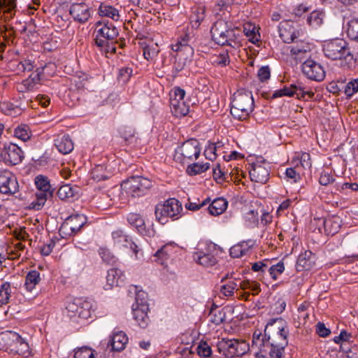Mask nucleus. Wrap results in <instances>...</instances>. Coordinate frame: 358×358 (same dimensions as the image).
I'll use <instances>...</instances> for the list:
<instances>
[{
    "instance_id": "f257e3e1",
    "label": "nucleus",
    "mask_w": 358,
    "mask_h": 358,
    "mask_svg": "<svg viewBox=\"0 0 358 358\" xmlns=\"http://www.w3.org/2000/svg\"><path fill=\"white\" fill-rule=\"evenodd\" d=\"M289 328L282 317L271 319L264 334L256 330L252 336V345L268 352L270 358H285V349L288 344Z\"/></svg>"
},
{
    "instance_id": "f03ea898",
    "label": "nucleus",
    "mask_w": 358,
    "mask_h": 358,
    "mask_svg": "<svg viewBox=\"0 0 358 358\" xmlns=\"http://www.w3.org/2000/svg\"><path fill=\"white\" fill-rule=\"evenodd\" d=\"M0 350L11 356L27 358L32 355V350L27 340L14 331L0 333Z\"/></svg>"
},
{
    "instance_id": "7ed1b4c3",
    "label": "nucleus",
    "mask_w": 358,
    "mask_h": 358,
    "mask_svg": "<svg viewBox=\"0 0 358 358\" xmlns=\"http://www.w3.org/2000/svg\"><path fill=\"white\" fill-rule=\"evenodd\" d=\"M95 44L106 53H115V43L119 32L117 29L108 21H99L95 24Z\"/></svg>"
},
{
    "instance_id": "20e7f679",
    "label": "nucleus",
    "mask_w": 358,
    "mask_h": 358,
    "mask_svg": "<svg viewBox=\"0 0 358 358\" xmlns=\"http://www.w3.org/2000/svg\"><path fill=\"white\" fill-rule=\"evenodd\" d=\"M255 108V101L250 91L245 89L237 90L233 95L230 113L238 120L248 119Z\"/></svg>"
},
{
    "instance_id": "39448f33",
    "label": "nucleus",
    "mask_w": 358,
    "mask_h": 358,
    "mask_svg": "<svg viewBox=\"0 0 358 358\" xmlns=\"http://www.w3.org/2000/svg\"><path fill=\"white\" fill-rule=\"evenodd\" d=\"M322 50L325 57L330 59H344L351 65L355 63V59L350 52L348 43L343 39L335 38L324 41Z\"/></svg>"
},
{
    "instance_id": "423d86ee",
    "label": "nucleus",
    "mask_w": 358,
    "mask_h": 358,
    "mask_svg": "<svg viewBox=\"0 0 358 358\" xmlns=\"http://www.w3.org/2000/svg\"><path fill=\"white\" fill-rule=\"evenodd\" d=\"M213 40L218 45H231L239 36L240 30L223 20H217L210 30Z\"/></svg>"
},
{
    "instance_id": "0eeeda50",
    "label": "nucleus",
    "mask_w": 358,
    "mask_h": 358,
    "mask_svg": "<svg viewBox=\"0 0 358 358\" xmlns=\"http://www.w3.org/2000/svg\"><path fill=\"white\" fill-rule=\"evenodd\" d=\"M182 206L180 202L171 198L162 203H158L155 207V216L157 220L162 224L168 222L169 218L173 220L180 217L182 211Z\"/></svg>"
},
{
    "instance_id": "6e6552de",
    "label": "nucleus",
    "mask_w": 358,
    "mask_h": 358,
    "mask_svg": "<svg viewBox=\"0 0 358 358\" xmlns=\"http://www.w3.org/2000/svg\"><path fill=\"white\" fill-rule=\"evenodd\" d=\"M201 148L199 143L196 139H190L184 142L176 149L173 159L182 164H189L196 159L200 155Z\"/></svg>"
},
{
    "instance_id": "1a4fd4ad",
    "label": "nucleus",
    "mask_w": 358,
    "mask_h": 358,
    "mask_svg": "<svg viewBox=\"0 0 358 358\" xmlns=\"http://www.w3.org/2000/svg\"><path fill=\"white\" fill-rule=\"evenodd\" d=\"M218 352L226 358L241 357L249 350V345L244 341L222 338L217 345Z\"/></svg>"
},
{
    "instance_id": "9d476101",
    "label": "nucleus",
    "mask_w": 358,
    "mask_h": 358,
    "mask_svg": "<svg viewBox=\"0 0 358 358\" xmlns=\"http://www.w3.org/2000/svg\"><path fill=\"white\" fill-rule=\"evenodd\" d=\"M152 187V181L143 176H132L122 184L127 193L134 197L145 195Z\"/></svg>"
},
{
    "instance_id": "9b49d317",
    "label": "nucleus",
    "mask_w": 358,
    "mask_h": 358,
    "mask_svg": "<svg viewBox=\"0 0 358 358\" xmlns=\"http://www.w3.org/2000/svg\"><path fill=\"white\" fill-rule=\"evenodd\" d=\"M66 309L71 317L78 316L80 318L87 319L91 317L92 304L83 298L68 297Z\"/></svg>"
},
{
    "instance_id": "f8f14e48",
    "label": "nucleus",
    "mask_w": 358,
    "mask_h": 358,
    "mask_svg": "<svg viewBox=\"0 0 358 358\" xmlns=\"http://www.w3.org/2000/svg\"><path fill=\"white\" fill-rule=\"evenodd\" d=\"M315 93L310 90H306L301 83L291 84L289 86H284L283 88L275 90L273 98L287 96H296L299 99L308 100L313 99Z\"/></svg>"
},
{
    "instance_id": "ddd939ff",
    "label": "nucleus",
    "mask_w": 358,
    "mask_h": 358,
    "mask_svg": "<svg viewBox=\"0 0 358 358\" xmlns=\"http://www.w3.org/2000/svg\"><path fill=\"white\" fill-rule=\"evenodd\" d=\"M87 222L84 215H72L67 217L59 229V233L64 237L76 234Z\"/></svg>"
},
{
    "instance_id": "4468645a",
    "label": "nucleus",
    "mask_w": 358,
    "mask_h": 358,
    "mask_svg": "<svg viewBox=\"0 0 358 358\" xmlns=\"http://www.w3.org/2000/svg\"><path fill=\"white\" fill-rule=\"evenodd\" d=\"M185 96V91L180 87H175L173 94L171 95V110L176 117L185 116L189 112V105L186 104L184 101Z\"/></svg>"
},
{
    "instance_id": "2eb2a0df",
    "label": "nucleus",
    "mask_w": 358,
    "mask_h": 358,
    "mask_svg": "<svg viewBox=\"0 0 358 358\" xmlns=\"http://www.w3.org/2000/svg\"><path fill=\"white\" fill-rule=\"evenodd\" d=\"M35 185L37 188L36 192V203L34 208L39 209L43 206L47 199L52 196V190L48 178L43 176H38L35 179Z\"/></svg>"
},
{
    "instance_id": "dca6fc26",
    "label": "nucleus",
    "mask_w": 358,
    "mask_h": 358,
    "mask_svg": "<svg viewBox=\"0 0 358 358\" xmlns=\"http://www.w3.org/2000/svg\"><path fill=\"white\" fill-rule=\"evenodd\" d=\"M19 191L16 176L7 169L0 170V192L13 195Z\"/></svg>"
},
{
    "instance_id": "f3484780",
    "label": "nucleus",
    "mask_w": 358,
    "mask_h": 358,
    "mask_svg": "<svg viewBox=\"0 0 358 358\" xmlns=\"http://www.w3.org/2000/svg\"><path fill=\"white\" fill-rule=\"evenodd\" d=\"M0 155L3 162L8 165H17L24 158L22 149L16 144L10 143L4 145Z\"/></svg>"
},
{
    "instance_id": "a211bd4d",
    "label": "nucleus",
    "mask_w": 358,
    "mask_h": 358,
    "mask_svg": "<svg viewBox=\"0 0 358 358\" xmlns=\"http://www.w3.org/2000/svg\"><path fill=\"white\" fill-rule=\"evenodd\" d=\"M270 169V164L266 161L254 163L249 171L251 180L262 184L266 183L269 178Z\"/></svg>"
},
{
    "instance_id": "6ab92c4d",
    "label": "nucleus",
    "mask_w": 358,
    "mask_h": 358,
    "mask_svg": "<svg viewBox=\"0 0 358 358\" xmlns=\"http://www.w3.org/2000/svg\"><path fill=\"white\" fill-rule=\"evenodd\" d=\"M303 73L309 79L315 81H322L325 78L323 66L313 59L305 61L301 66Z\"/></svg>"
},
{
    "instance_id": "aec40b11",
    "label": "nucleus",
    "mask_w": 358,
    "mask_h": 358,
    "mask_svg": "<svg viewBox=\"0 0 358 358\" xmlns=\"http://www.w3.org/2000/svg\"><path fill=\"white\" fill-rule=\"evenodd\" d=\"M149 306L148 303L141 300V303L133 304V318L141 328H146L150 322L148 315Z\"/></svg>"
},
{
    "instance_id": "412c9836",
    "label": "nucleus",
    "mask_w": 358,
    "mask_h": 358,
    "mask_svg": "<svg viewBox=\"0 0 358 358\" xmlns=\"http://www.w3.org/2000/svg\"><path fill=\"white\" fill-rule=\"evenodd\" d=\"M113 243L118 248H130L137 257L138 245L121 230H117L112 233Z\"/></svg>"
},
{
    "instance_id": "4be33fe9",
    "label": "nucleus",
    "mask_w": 358,
    "mask_h": 358,
    "mask_svg": "<svg viewBox=\"0 0 358 358\" xmlns=\"http://www.w3.org/2000/svg\"><path fill=\"white\" fill-rule=\"evenodd\" d=\"M69 12L74 20L80 23L86 22L91 17L90 6L85 3H73Z\"/></svg>"
},
{
    "instance_id": "5701e85b",
    "label": "nucleus",
    "mask_w": 358,
    "mask_h": 358,
    "mask_svg": "<svg viewBox=\"0 0 358 358\" xmlns=\"http://www.w3.org/2000/svg\"><path fill=\"white\" fill-rule=\"evenodd\" d=\"M193 35L190 32H185L177 40L176 43L171 45V49L174 52H184L187 56L192 57L194 53V49L189 45Z\"/></svg>"
},
{
    "instance_id": "b1692460",
    "label": "nucleus",
    "mask_w": 358,
    "mask_h": 358,
    "mask_svg": "<svg viewBox=\"0 0 358 358\" xmlns=\"http://www.w3.org/2000/svg\"><path fill=\"white\" fill-rule=\"evenodd\" d=\"M43 71V69L38 68L28 78L19 83L17 86L18 92H25L34 90L38 85H40Z\"/></svg>"
},
{
    "instance_id": "393cba45",
    "label": "nucleus",
    "mask_w": 358,
    "mask_h": 358,
    "mask_svg": "<svg viewBox=\"0 0 358 358\" xmlns=\"http://www.w3.org/2000/svg\"><path fill=\"white\" fill-rule=\"evenodd\" d=\"M124 275L120 269L111 268L108 271L106 283L103 285V289L109 290L114 286H118L124 281Z\"/></svg>"
},
{
    "instance_id": "a878e982",
    "label": "nucleus",
    "mask_w": 358,
    "mask_h": 358,
    "mask_svg": "<svg viewBox=\"0 0 358 358\" xmlns=\"http://www.w3.org/2000/svg\"><path fill=\"white\" fill-rule=\"evenodd\" d=\"M315 255L310 250L301 253L296 262V269L299 271L310 270L315 265Z\"/></svg>"
},
{
    "instance_id": "bb28decb",
    "label": "nucleus",
    "mask_w": 358,
    "mask_h": 358,
    "mask_svg": "<svg viewBox=\"0 0 358 358\" xmlns=\"http://www.w3.org/2000/svg\"><path fill=\"white\" fill-rule=\"evenodd\" d=\"M278 31L280 37L285 43L294 42L297 38L295 29L289 22H281L278 26Z\"/></svg>"
},
{
    "instance_id": "cd10ccee",
    "label": "nucleus",
    "mask_w": 358,
    "mask_h": 358,
    "mask_svg": "<svg viewBox=\"0 0 358 358\" xmlns=\"http://www.w3.org/2000/svg\"><path fill=\"white\" fill-rule=\"evenodd\" d=\"M323 225L325 233L327 235L334 236L340 231L342 220L339 216H329L324 220Z\"/></svg>"
},
{
    "instance_id": "c85d7f7f",
    "label": "nucleus",
    "mask_w": 358,
    "mask_h": 358,
    "mask_svg": "<svg viewBox=\"0 0 358 358\" xmlns=\"http://www.w3.org/2000/svg\"><path fill=\"white\" fill-rule=\"evenodd\" d=\"M55 145L58 151L64 155L70 153L74 148L71 138L66 134L58 136L55 139Z\"/></svg>"
},
{
    "instance_id": "c756f323",
    "label": "nucleus",
    "mask_w": 358,
    "mask_h": 358,
    "mask_svg": "<svg viewBox=\"0 0 358 358\" xmlns=\"http://www.w3.org/2000/svg\"><path fill=\"white\" fill-rule=\"evenodd\" d=\"M194 261L203 266L209 267L217 264V258L212 254L205 253L203 251H197L194 253Z\"/></svg>"
},
{
    "instance_id": "7c9ffc66",
    "label": "nucleus",
    "mask_w": 358,
    "mask_h": 358,
    "mask_svg": "<svg viewBox=\"0 0 358 358\" xmlns=\"http://www.w3.org/2000/svg\"><path fill=\"white\" fill-rule=\"evenodd\" d=\"M128 337L123 331H118L113 334L110 344L112 350L114 351H121L124 350L128 343Z\"/></svg>"
},
{
    "instance_id": "2f4dec72",
    "label": "nucleus",
    "mask_w": 358,
    "mask_h": 358,
    "mask_svg": "<svg viewBox=\"0 0 358 358\" xmlns=\"http://www.w3.org/2000/svg\"><path fill=\"white\" fill-rule=\"evenodd\" d=\"M310 50L309 44L303 41H294V44L290 46L291 55L296 59H301Z\"/></svg>"
},
{
    "instance_id": "473e14b6",
    "label": "nucleus",
    "mask_w": 358,
    "mask_h": 358,
    "mask_svg": "<svg viewBox=\"0 0 358 358\" xmlns=\"http://www.w3.org/2000/svg\"><path fill=\"white\" fill-rule=\"evenodd\" d=\"M41 274L36 270L29 271L25 276L24 287L27 291L31 292L41 282Z\"/></svg>"
},
{
    "instance_id": "72a5a7b5",
    "label": "nucleus",
    "mask_w": 358,
    "mask_h": 358,
    "mask_svg": "<svg viewBox=\"0 0 358 358\" xmlns=\"http://www.w3.org/2000/svg\"><path fill=\"white\" fill-rule=\"evenodd\" d=\"M228 206V202L224 198H217L214 199L208 209L209 213L213 216H217L223 213Z\"/></svg>"
},
{
    "instance_id": "f704fd0d",
    "label": "nucleus",
    "mask_w": 358,
    "mask_h": 358,
    "mask_svg": "<svg viewBox=\"0 0 358 358\" xmlns=\"http://www.w3.org/2000/svg\"><path fill=\"white\" fill-rule=\"evenodd\" d=\"M99 14L102 17L111 18L114 21H118L120 17L117 8L105 3L99 5Z\"/></svg>"
},
{
    "instance_id": "c9c22d12",
    "label": "nucleus",
    "mask_w": 358,
    "mask_h": 358,
    "mask_svg": "<svg viewBox=\"0 0 358 358\" xmlns=\"http://www.w3.org/2000/svg\"><path fill=\"white\" fill-rule=\"evenodd\" d=\"M252 243L251 241H243L232 246L230 250V255L234 258H238L245 255L248 249L252 247Z\"/></svg>"
},
{
    "instance_id": "e433bc0d",
    "label": "nucleus",
    "mask_w": 358,
    "mask_h": 358,
    "mask_svg": "<svg viewBox=\"0 0 358 358\" xmlns=\"http://www.w3.org/2000/svg\"><path fill=\"white\" fill-rule=\"evenodd\" d=\"M229 278L227 274L225 277L222 279V282H224L220 287V292L225 296H231L234 294V291H238V285L235 280L226 281Z\"/></svg>"
},
{
    "instance_id": "4c0bfd02",
    "label": "nucleus",
    "mask_w": 358,
    "mask_h": 358,
    "mask_svg": "<svg viewBox=\"0 0 358 358\" xmlns=\"http://www.w3.org/2000/svg\"><path fill=\"white\" fill-rule=\"evenodd\" d=\"M32 134L29 127L25 124L17 125L13 130V136L16 138L26 142L31 138Z\"/></svg>"
},
{
    "instance_id": "58836bf2",
    "label": "nucleus",
    "mask_w": 358,
    "mask_h": 358,
    "mask_svg": "<svg viewBox=\"0 0 358 358\" xmlns=\"http://www.w3.org/2000/svg\"><path fill=\"white\" fill-rule=\"evenodd\" d=\"M206 17V8L203 6L194 7L190 15L192 27H198Z\"/></svg>"
},
{
    "instance_id": "ea45409f",
    "label": "nucleus",
    "mask_w": 358,
    "mask_h": 358,
    "mask_svg": "<svg viewBox=\"0 0 358 358\" xmlns=\"http://www.w3.org/2000/svg\"><path fill=\"white\" fill-rule=\"evenodd\" d=\"M142 48L144 58L148 61L154 60L159 52V48L157 43H142Z\"/></svg>"
},
{
    "instance_id": "a19ab883",
    "label": "nucleus",
    "mask_w": 358,
    "mask_h": 358,
    "mask_svg": "<svg viewBox=\"0 0 358 358\" xmlns=\"http://www.w3.org/2000/svg\"><path fill=\"white\" fill-rule=\"evenodd\" d=\"M346 33L349 40L358 43V18L352 19L348 22Z\"/></svg>"
},
{
    "instance_id": "79ce46f5",
    "label": "nucleus",
    "mask_w": 358,
    "mask_h": 358,
    "mask_svg": "<svg viewBox=\"0 0 358 358\" xmlns=\"http://www.w3.org/2000/svg\"><path fill=\"white\" fill-rule=\"evenodd\" d=\"M210 169V163H193L188 165L186 172L189 176H196Z\"/></svg>"
},
{
    "instance_id": "37998d69",
    "label": "nucleus",
    "mask_w": 358,
    "mask_h": 358,
    "mask_svg": "<svg viewBox=\"0 0 358 358\" xmlns=\"http://www.w3.org/2000/svg\"><path fill=\"white\" fill-rule=\"evenodd\" d=\"M324 14L322 11L314 10L308 17L307 22L313 27L317 28L323 23Z\"/></svg>"
},
{
    "instance_id": "c03bdc74",
    "label": "nucleus",
    "mask_w": 358,
    "mask_h": 358,
    "mask_svg": "<svg viewBox=\"0 0 358 358\" xmlns=\"http://www.w3.org/2000/svg\"><path fill=\"white\" fill-rule=\"evenodd\" d=\"M91 177L94 181L99 182L101 180L107 179L108 176L106 173V168L104 166L96 165L91 171Z\"/></svg>"
},
{
    "instance_id": "a18cd8bd",
    "label": "nucleus",
    "mask_w": 358,
    "mask_h": 358,
    "mask_svg": "<svg viewBox=\"0 0 358 358\" xmlns=\"http://www.w3.org/2000/svg\"><path fill=\"white\" fill-rule=\"evenodd\" d=\"M243 32L252 43H255L256 41H259L260 36L254 24H245L243 27Z\"/></svg>"
},
{
    "instance_id": "49530a36",
    "label": "nucleus",
    "mask_w": 358,
    "mask_h": 358,
    "mask_svg": "<svg viewBox=\"0 0 358 358\" xmlns=\"http://www.w3.org/2000/svg\"><path fill=\"white\" fill-rule=\"evenodd\" d=\"M11 294V286L8 282L0 285V303L6 304L8 303Z\"/></svg>"
},
{
    "instance_id": "de8ad7c7",
    "label": "nucleus",
    "mask_w": 358,
    "mask_h": 358,
    "mask_svg": "<svg viewBox=\"0 0 358 358\" xmlns=\"http://www.w3.org/2000/svg\"><path fill=\"white\" fill-rule=\"evenodd\" d=\"M230 62L229 53L227 51H223L219 55H215L212 57V63L214 65L225 66Z\"/></svg>"
},
{
    "instance_id": "09e8293b",
    "label": "nucleus",
    "mask_w": 358,
    "mask_h": 358,
    "mask_svg": "<svg viewBox=\"0 0 358 358\" xmlns=\"http://www.w3.org/2000/svg\"><path fill=\"white\" fill-rule=\"evenodd\" d=\"M74 189L70 185H64L59 187L57 191V196L61 200H66L73 197Z\"/></svg>"
},
{
    "instance_id": "8fccbe9b",
    "label": "nucleus",
    "mask_w": 358,
    "mask_h": 358,
    "mask_svg": "<svg viewBox=\"0 0 358 358\" xmlns=\"http://www.w3.org/2000/svg\"><path fill=\"white\" fill-rule=\"evenodd\" d=\"M294 160L299 162L303 169H310L312 166L310 156L308 152L296 153Z\"/></svg>"
},
{
    "instance_id": "3c124183",
    "label": "nucleus",
    "mask_w": 358,
    "mask_h": 358,
    "mask_svg": "<svg viewBox=\"0 0 358 358\" xmlns=\"http://www.w3.org/2000/svg\"><path fill=\"white\" fill-rule=\"evenodd\" d=\"M210 321L216 324H220L225 319V313L221 310L211 309L209 313Z\"/></svg>"
},
{
    "instance_id": "603ef678",
    "label": "nucleus",
    "mask_w": 358,
    "mask_h": 358,
    "mask_svg": "<svg viewBox=\"0 0 358 358\" xmlns=\"http://www.w3.org/2000/svg\"><path fill=\"white\" fill-rule=\"evenodd\" d=\"M127 221L131 225L134 226L136 228L141 227L144 225V220L138 213H129L127 215Z\"/></svg>"
},
{
    "instance_id": "864d4df0",
    "label": "nucleus",
    "mask_w": 358,
    "mask_h": 358,
    "mask_svg": "<svg viewBox=\"0 0 358 358\" xmlns=\"http://www.w3.org/2000/svg\"><path fill=\"white\" fill-rule=\"evenodd\" d=\"M25 245L20 242H17L13 246L9 247L7 249V254L10 256V258L15 259L20 256V252L23 251Z\"/></svg>"
},
{
    "instance_id": "5fc2aeb1",
    "label": "nucleus",
    "mask_w": 358,
    "mask_h": 358,
    "mask_svg": "<svg viewBox=\"0 0 358 358\" xmlns=\"http://www.w3.org/2000/svg\"><path fill=\"white\" fill-rule=\"evenodd\" d=\"M268 271L273 280H277L278 277L281 275L285 271V266L283 262H278V264L268 267Z\"/></svg>"
},
{
    "instance_id": "6e6d98bb",
    "label": "nucleus",
    "mask_w": 358,
    "mask_h": 358,
    "mask_svg": "<svg viewBox=\"0 0 358 358\" xmlns=\"http://www.w3.org/2000/svg\"><path fill=\"white\" fill-rule=\"evenodd\" d=\"M74 358H94V352L90 348L82 347L75 351Z\"/></svg>"
},
{
    "instance_id": "4d7b16f0",
    "label": "nucleus",
    "mask_w": 358,
    "mask_h": 358,
    "mask_svg": "<svg viewBox=\"0 0 358 358\" xmlns=\"http://www.w3.org/2000/svg\"><path fill=\"white\" fill-rule=\"evenodd\" d=\"M358 92V78L352 79L348 83L345 87V94L348 97H351Z\"/></svg>"
},
{
    "instance_id": "13d9d810",
    "label": "nucleus",
    "mask_w": 358,
    "mask_h": 358,
    "mask_svg": "<svg viewBox=\"0 0 358 358\" xmlns=\"http://www.w3.org/2000/svg\"><path fill=\"white\" fill-rule=\"evenodd\" d=\"M99 253L103 261L107 264H113L115 262V257L113 253L106 248H100Z\"/></svg>"
},
{
    "instance_id": "bf43d9fd",
    "label": "nucleus",
    "mask_w": 358,
    "mask_h": 358,
    "mask_svg": "<svg viewBox=\"0 0 358 358\" xmlns=\"http://www.w3.org/2000/svg\"><path fill=\"white\" fill-rule=\"evenodd\" d=\"M213 169V178L217 182H222L227 180V171H224L220 164H217Z\"/></svg>"
},
{
    "instance_id": "052dcab7",
    "label": "nucleus",
    "mask_w": 358,
    "mask_h": 358,
    "mask_svg": "<svg viewBox=\"0 0 358 358\" xmlns=\"http://www.w3.org/2000/svg\"><path fill=\"white\" fill-rule=\"evenodd\" d=\"M244 218L250 225L257 226L259 223V213L255 210H250L245 214Z\"/></svg>"
},
{
    "instance_id": "680f3d73",
    "label": "nucleus",
    "mask_w": 358,
    "mask_h": 358,
    "mask_svg": "<svg viewBox=\"0 0 358 358\" xmlns=\"http://www.w3.org/2000/svg\"><path fill=\"white\" fill-rule=\"evenodd\" d=\"M286 302L284 299L279 298L271 306V311L273 314H281L285 309Z\"/></svg>"
},
{
    "instance_id": "e2e57ef3",
    "label": "nucleus",
    "mask_w": 358,
    "mask_h": 358,
    "mask_svg": "<svg viewBox=\"0 0 358 358\" xmlns=\"http://www.w3.org/2000/svg\"><path fill=\"white\" fill-rule=\"evenodd\" d=\"M334 180L335 178H334L331 171H323L321 173L319 182L320 185L326 186L334 182Z\"/></svg>"
},
{
    "instance_id": "0e129e2a",
    "label": "nucleus",
    "mask_w": 358,
    "mask_h": 358,
    "mask_svg": "<svg viewBox=\"0 0 358 358\" xmlns=\"http://www.w3.org/2000/svg\"><path fill=\"white\" fill-rule=\"evenodd\" d=\"M203 154H204V156L206 157V158L210 161L215 160L218 155H221V153H219L216 150V146H214L211 143H210L206 148Z\"/></svg>"
},
{
    "instance_id": "69168bd1",
    "label": "nucleus",
    "mask_w": 358,
    "mask_h": 358,
    "mask_svg": "<svg viewBox=\"0 0 358 358\" xmlns=\"http://www.w3.org/2000/svg\"><path fill=\"white\" fill-rule=\"evenodd\" d=\"M157 259V261L162 265L165 264L166 260L169 258V255L168 254V248L166 246L162 247L160 250H159L155 255Z\"/></svg>"
},
{
    "instance_id": "338daca9",
    "label": "nucleus",
    "mask_w": 358,
    "mask_h": 358,
    "mask_svg": "<svg viewBox=\"0 0 358 358\" xmlns=\"http://www.w3.org/2000/svg\"><path fill=\"white\" fill-rule=\"evenodd\" d=\"M268 260L259 261L252 264L251 269L255 272L264 273L268 269Z\"/></svg>"
},
{
    "instance_id": "774afa93",
    "label": "nucleus",
    "mask_w": 358,
    "mask_h": 358,
    "mask_svg": "<svg viewBox=\"0 0 358 358\" xmlns=\"http://www.w3.org/2000/svg\"><path fill=\"white\" fill-rule=\"evenodd\" d=\"M197 352L200 356L208 357H210L212 351L210 347L206 342H202L197 348Z\"/></svg>"
}]
</instances>
